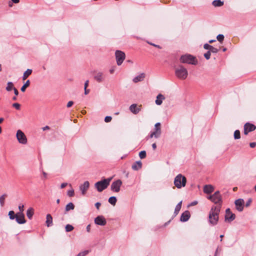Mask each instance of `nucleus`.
<instances>
[{
  "label": "nucleus",
  "instance_id": "f257e3e1",
  "mask_svg": "<svg viewBox=\"0 0 256 256\" xmlns=\"http://www.w3.org/2000/svg\"><path fill=\"white\" fill-rule=\"evenodd\" d=\"M220 206H212L210 210L208 216V221L210 224L215 226L218 221V216L220 210Z\"/></svg>",
  "mask_w": 256,
  "mask_h": 256
},
{
  "label": "nucleus",
  "instance_id": "f03ea898",
  "mask_svg": "<svg viewBox=\"0 0 256 256\" xmlns=\"http://www.w3.org/2000/svg\"><path fill=\"white\" fill-rule=\"evenodd\" d=\"M112 180V178H104L95 183L94 186L98 192H101L108 188Z\"/></svg>",
  "mask_w": 256,
  "mask_h": 256
},
{
  "label": "nucleus",
  "instance_id": "7ed1b4c3",
  "mask_svg": "<svg viewBox=\"0 0 256 256\" xmlns=\"http://www.w3.org/2000/svg\"><path fill=\"white\" fill-rule=\"evenodd\" d=\"M186 178L182 174H178L174 178V184L178 188H180L186 186Z\"/></svg>",
  "mask_w": 256,
  "mask_h": 256
},
{
  "label": "nucleus",
  "instance_id": "20e7f679",
  "mask_svg": "<svg viewBox=\"0 0 256 256\" xmlns=\"http://www.w3.org/2000/svg\"><path fill=\"white\" fill-rule=\"evenodd\" d=\"M175 74L176 76L180 80H185L188 76L187 70L182 66H178L175 70Z\"/></svg>",
  "mask_w": 256,
  "mask_h": 256
},
{
  "label": "nucleus",
  "instance_id": "39448f33",
  "mask_svg": "<svg viewBox=\"0 0 256 256\" xmlns=\"http://www.w3.org/2000/svg\"><path fill=\"white\" fill-rule=\"evenodd\" d=\"M180 60L182 63H186L196 65L198 61L194 57L190 54H186L181 56Z\"/></svg>",
  "mask_w": 256,
  "mask_h": 256
},
{
  "label": "nucleus",
  "instance_id": "423d86ee",
  "mask_svg": "<svg viewBox=\"0 0 256 256\" xmlns=\"http://www.w3.org/2000/svg\"><path fill=\"white\" fill-rule=\"evenodd\" d=\"M208 198L216 204H218V206H221L222 200V196L219 191L216 192L210 196Z\"/></svg>",
  "mask_w": 256,
  "mask_h": 256
},
{
  "label": "nucleus",
  "instance_id": "0eeeda50",
  "mask_svg": "<svg viewBox=\"0 0 256 256\" xmlns=\"http://www.w3.org/2000/svg\"><path fill=\"white\" fill-rule=\"evenodd\" d=\"M161 124L160 122H157L154 125V130L153 132H152L149 136L150 138H152L154 137L157 138H158L161 135Z\"/></svg>",
  "mask_w": 256,
  "mask_h": 256
},
{
  "label": "nucleus",
  "instance_id": "6e6552de",
  "mask_svg": "<svg viewBox=\"0 0 256 256\" xmlns=\"http://www.w3.org/2000/svg\"><path fill=\"white\" fill-rule=\"evenodd\" d=\"M115 55L117 64L120 66L125 59V54L121 50H117L116 51Z\"/></svg>",
  "mask_w": 256,
  "mask_h": 256
},
{
  "label": "nucleus",
  "instance_id": "1a4fd4ad",
  "mask_svg": "<svg viewBox=\"0 0 256 256\" xmlns=\"http://www.w3.org/2000/svg\"><path fill=\"white\" fill-rule=\"evenodd\" d=\"M18 142L22 144H25L27 143V138L24 134L20 130H17L16 134Z\"/></svg>",
  "mask_w": 256,
  "mask_h": 256
},
{
  "label": "nucleus",
  "instance_id": "9d476101",
  "mask_svg": "<svg viewBox=\"0 0 256 256\" xmlns=\"http://www.w3.org/2000/svg\"><path fill=\"white\" fill-rule=\"evenodd\" d=\"M122 184V182L120 180L113 182L110 186L111 190L116 192H119Z\"/></svg>",
  "mask_w": 256,
  "mask_h": 256
},
{
  "label": "nucleus",
  "instance_id": "9b49d317",
  "mask_svg": "<svg viewBox=\"0 0 256 256\" xmlns=\"http://www.w3.org/2000/svg\"><path fill=\"white\" fill-rule=\"evenodd\" d=\"M236 218V216L234 214L232 213L230 208H228L226 210L225 221L231 222L234 220Z\"/></svg>",
  "mask_w": 256,
  "mask_h": 256
},
{
  "label": "nucleus",
  "instance_id": "f8f14e48",
  "mask_svg": "<svg viewBox=\"0 0 256 256\" xmlns=\"http://www.w3.org/2000/svg\"><path fill=\"white\" fill-rule=\"evenodd\" d=\"M256 126L252 124L247 122L244 125V134L247 135L248 132L256 130Z\"/></svg>",
  "mask_w": 256,
  "mask_h": 256
},
{
  "label": "nucleus",
  "instance_id": "ddd939ff",
  "mask_svg": "<svg viewBox=\"0 0 256 256\" xmlns=\"http://www.w3.org/2000/svg\"><path fill=\"white\" fill-rule=\"evenodd\" d=\"M16 222L19 224H24L26 222L24 213L18 212L16 216Z\"/></svg>",
  "mask_w": 256,
  "mask_h": 256
},
{
  "label": "nucleus",
  "instance_id": "4468645a",
  "mask_svg": "<svg viewBox=\"0 0 256 256\" xmlns=\"http://www.w3.org/2000/svg\"><path fill=\"white\" fill-rule=\"evenodd\" d=\"M236 209L239 211L242 212L243 210L244 206V200L243 199L239 198L236 200L234 202Z\"/></svg>",
  "mask_w": 256,
  "mask_h": 256
},
{
  "label": "nucleus",
  "instance_id": "2eb2a0df",
  "mask_svg": "<svg viewBox=\"0 0 256 256\" xmlns=\"http://www.w3.org/2000/svg\"><path fill=\"white\" fill-rule=\"evenodd\" d=\"M95 223L100 226H105L106 224L105 218L102 216H98L94 219Z\"/></svg>",
  "mask_w": 256,
  "mask_h": 256
},
{
  "label": "nucleus",
  "instance_id": "dca6fc26",
  "mask_svg": "<svg viewBox=\"0 0 256 256\" xmlns=\"http://www.w3.org/2000/svg\"><path fill=\"white\" fill-rule=\"evenodd\" d=\"M90 187V183L88 181H86L83 184L80 185V190L82 195H84Z\"/></svg>",
  "mask_w": 256,
  "mask_h": 256
},
{
  "label": "nucleus",
  "instance_id": "f3484780",
  "mask_svg": "<svg viewBox=\"0 0 256 256\" xmlns=\"http://www.w3.org/2000/svg\"><path fill=\"white\" fill-rule=\"evenodd\" d=\"M130 111L134 114H138L141 110V106H138L136 104L130 105L129 108Z\"/></svg>",
  "mask_w": 256,
  "mask_h": 256
},
{
  "label": "nucleus",
  "instance_id": "a211bd4d",
  "mask_svg": "<svg viewBox=\"0 0 256 256\" xmlns=\"http://www.w3.org/2000/svg\"><path fill=\"white\" fill-rule=\"evenodd\" d=\"M190 216V212L188 210H186L180 216V220L182 222H187Z\"/></svg>",
  "mask_w": 256,
  "mask_h": 256
},
{
  "label": "nucleus",
  "instance_id": "6ab92c4d",
  "mask_svg": "<svg viewBox=\"0 0 256 256\" xmlns=\"http://www.w3.org/2000/svg\"><path fill=\"white\" fill-rule=\"evenodd\" d=\"M94 79L98 82H102L104 80V74L102 72H98L94 76Z\"/></svg>",
  "mask_w": 256,
  "mask_h": 256
},
{
  "label": "nucleus",
  "instance_id": "aec40b11",
  "mask_svg": "<svg viewBox=\"0 0 256 256\" xmlns=\"http://www.w3.org/2000/svg\"><path fill=\"white\" fill-rule=\"evenodd\" d=\"M214 190V188L210 184L205 185L204 187V192L205 194H210Z\"/></svg>",
  "mask_w": 256,
  "mask_h": 256
},
{
  "label": "nucleus",
  "instance_id": "412c9836",
  "mask_svg": "<svg viewBox=\"0 0 256 256\" xmlns=\"http://www.w3.org/2000/svg\"><path fill=\"white\" fill-rule=\"evenodd\" d=\"M144 78H145V74L144 73H142L140 74H139L138 76L134 77L133 78L132 81L134 83H137L139 82L142 81L144 80Z\"/></svg>",
  "mask_w": 256,
  "mask_h": 256
},
{
  "label": "nucleus",
  "instance_id": "4be33fe9",
  "mask_svg": "<svg viewBox=\"0 0 256 256\" xmlns=\"http://www.w3.org/2000/svg\"><path fill=\"white\" fill-rule=\"evenodd\" d=\"M164 98V96L162 94H160L157 96L155 102L157 105L160 106L162 104V100Z\"/></svg>",
  "mask_w": 256,
  "mask_h": 256
},
{
  "label": "nucleus",
  "instance_id": "5701e85b",
  "mask_svg": "<svg viewBox=\"0 0 256 256\" xmlns=\"http://www.w3.org/2000/svg\"><path fill=\"white\" fill-rule=\"evenodd\" d=\"M46 224L48 227H50L52 226V218L50 214H48L46 217Z\"/></svg>",
  "mask_w": 256,
  "mask_h": 256
},
{
  "label": "nucleus",
  "instance_id": "b1692460",
  "mask_svg": "<svg viewBox=\"0 0 256 256\" xmlns=\"http://www.w3.org/2000/svg\"><path fill=\"white\" fill-rule=\"evenodd\" d=\"M142 164L140 161H138L134 162L132 166V168L134 170H137L142 168Z\"/></svg>",
  "mask_w": 256,
  "mask_h": 256
},
{
  "label": "nucleus",
  "instance_id": "393cba45",
  "mask_svg": "<svg viewBox=\"0 0 256 256\" xmlns=\"http://www.w3.org/2000/svg\"><path fill=\"white\" fill-rule=\"evenodd\" d=\"M34 214V210L32 208H30L26 211V216L30 219L31 220Z\"/></svg>",
  "mask_w": 256,
  "mask_h": 256
},
{
  "label": "nucleus",
  "instance_id": "a878e982",
  "mask_svg": "<svg viewBox=\"0 0 256 256\" xmlns=\"http://www.w3.org/2000/svg\"><path fill=\"white\" fill-rule=\"evenodd\" d=\"M182 201H180L176 206L175 208L174 212V216H176L182 208Z\"/></svg>",
  "mask_w": 256,
  "mask_h": 256
},
{
  "label": "nucleus",
  "instance_id": "bb28decb",
  "mask_svg": "<svg viewBox=\"0 0 256 256\" xmlns=\"http://www.w3.org/2000/svg\"><path fill=\"white\" fill-rule=\"evenodd\" d=\"M212 4L215 7L221 6L224 5V2L221 0H214L212 2Z\"/></svg>",
  "mask_w": 256,
  "mask_h": 256
},
{
  "label": "nucleus",
  "instance_id": "cd10ccee",
  "mask_svg": "<svg viewBox=\"0 0 256 256\" xmlns=\"http://www.w3.org/2000/svg\"><path fill=\"white\" fill-rule=\"evenodd\" d=\"M32 73V70L28 69L24 73L22 76V80H25Z\"/></svg>",
  "mask_w": 256,
  "mask_h": 256
},
{
  "label": "nucleus",
  "instance_id": "c85d7f7f",
  "mask_svg": "<svg viewBox=\"0 0 256 256\" xmlns=\"http://www.w3.org/2000/svg\"><path fill=\"white\" fill-rule=\"evenodd\" d=\"M74 208V206L72 202H69L66 206V211L68 212L70 210H73Z\"/></svg>",
  "mask_w": 256,
  "mask_h": 256
},
{
  "label": "nucleus",
  "instance_id": "c756f323",
  "mask_svg": "<svg viewBox=\"0 0 256 256\" xmlns=\"http://www.w3.org/2000/svg\"><path fill=\"white\" fill-rule=\"evenodd\" d=\"M14 88V86L13 83L11 82H8L7 84V86L6 88V90L8 92H10V91L12 90H13Z\"/></svg>",
  "mask_w": 256,
  "mask_h": 256
},
{
  "label": "nucleus",
  "instance_id": "7c9ffc66",
  "mask_svg": "<svg viewBox=\"0 0 256 256\" xmlns=\"http://www.w3.org/2000/svg\"><path fill=\"white\" fill-rule=\"evenodd\" d=\"M116 197L114 196H110L109 198H108V202L112 205L113 206H115L116 205Z\"/></svg>",
  "mask_w": 256,
  "mask_h": 256
},
{
  "label": "nucleus",
  "instance_id": "2f4dec72",
  "mask_svg": "<svg viewBox=\"0 0 256 256\" xmlns=\"http://www.w3.org/2000/svg\"><path fill=\"white\" fill-rule=\"evenodd\" d=\"M30 84V80H28L25 84L22 86L20 88V90L22 92H24L26 88H28Z\"/></svg>",
  "mask_w": 256,
  "mask_h": 256
},
{
  "label": "nucleus",
  "instance_id": "473e14b6",
  "mask_svg": "<svg viewBox=\"0 0 256 256\" xmlns=\"http://www.w3.org/2000/svg\"><path fill=\"white\" fill-rule=\"evenodd\" d=\"M6 196V194H4L0 196V204L2 207L4 204V200Z\"/></svg>",
  "mask_w": 256,
  "mask_h": 256
},
{
  "label": "nucleus",
  "instance_id": "72a5a7b5",
  "mask_svg": "<svg viewBox=\"0 0 256 256\" xmlns=\"http://www.w3.org/2000/svg\"><path fill=\"white\" fill-rule=\"evenodd\" d=\"M240 138V133L239 130H235L234 132V138L236 140H238Z\"/></svg>",
  "mask_w": 256,
  "mask_h": 256
},
{
  "label": "nucleus",
  "instance_id": "f704fd0d",
  "mask_svg": "<svg viewBox=\"0 0 256 256\" xmlns=\"http://www.w3.org/2000/svg\"><path fill=\"white\" fill-rule=\"evenodd\" d=\"M8 216L10 220H14L16 218V214L13 210H10L8 212Z\"/></svg>",
  "mask_w": 256,
  "mask_h": 256
},
{
  "label": "nucleus",
  "instance_id": "c9c22d12",
  "mask_svg": "<svg viewBox=\"0 0 256 256\" xmlns=\"http://www.w3.org/2000/svg\"><path fill=\"white\" fill-rule=\"evenodd\" d=\"M65 228H66V232H70L74 230V228L72 225L68 224L66 225Z\"/></svg>",
  "mask_w": 256,
  "mask_h": 256
},
{
  "label": "nucleus",
  "instance_id": "e433bc0d",
  "mask_svg": "<svg viewBox=\"0 0 256 256\" xmlns=\"http://www.w3.org/2000/svg\"><path fill=\"white\" fill-rule=\"evenodd\" d=\"M146 152L145 150H142L139 153V156L140 158L142 159L146 157Z\"/></svg>",
  "mask_w": 256,
  "mask_h": 256
},
{
  "label": "nucleus",
  "instance_id": "4c0bfd02",
  "mask_svg": "<svg viewBox=\"0 0 256 256\" xmlns=\"http://www.w3.org/2000/svg\"><path fill=\"white\" fill-rule=\"evenodd\" d=\"M89 252V251L88 250H84L83 252H82L80 253H78L76 256H86L87 254H88Z\"/></svg>",
  "mask_w": 256,
  "mask_h": 256
},
{
  "label": "nucleus",
  "instance_id": "58836bf2",
  "mask_svg": "<svg viewBox=\"0 0 256 256\" xmlns=\"http://www.w3.org/2000/svg\"><path fill=\"white\" fill-rule=\"evenodd\" d=\"M216 38L220 42H222L224 40V36L222 34H219L216 36Z\"/></svg>",
  "mask_w": 256,
  "mask_h": 256
},
{
  "label": "nucleus",
  "instance_id": "ea45409f",
  "mask_svg": "<svg viewBox=\"0 0 256 256\" xmlns=\"http://www.w3.org/2000/svg\"><path fill=\"white\" fill-rule=\"evenodd\" d=\"M74 192L73 189L68 190L67 192V194L70 197H72L74 196Z\"/></svg>",
  "mask_w": 256,
  "mask_h": 256
},
{
  "label": "nucleus",
  "instance_id": "a19ab883",
  "mask_svg": "<svg viewBox=\"0 0 256 256\" xmlns=\"http://www.w3.org/2000/svg\"><path fill=\"white\" fill-rule=\"evenodd\" d=\"M210 52L212 53H217L218 52V50L216 48H214V46H212L210 49Z\"/></svg>",
  "mask_w": 256,
  "mask_h": 256
},
{
  "label": "nucleus",
  "instance_id": "79ce46f5",
  "mask_svg": "<svg viewBox=\"0 0 256 256\" xmlns=\"http://www.w3.org/2000/svg\"><path fill=\"white\" fill-rule=\"evenodd\" d=\"M211 54L210 51H208L206 53L204 54V56L206 60H209Z\"/></svg>",
  "mask_w": 256,
  "mask_h": 256
},
{
  "label": "nucleus",
  "instance_id": "37998d69",
  "mask_svg": "<svg viewBox=\"0 0 256 256\" xmlns=\"http://www.w3.org/2000/svg\"><path fill=\"white\" fill-rule=\"evenodd\" d=\"M212 46L208 44H205L204 46V48L206 50H210Z\"/></svg>",
  "mask_w": 256,
  "mask_h": 256
},
{
  "label": "nucleus",
  "instance_id": "c03bdc74",
  "mask_svg": "<svg viewBox=\"0 0 256 256\" xmlns=\"http://www.w3.org/2000/svg\"><path fill=\"white\" fill-rule=\"evenodd\" d=\"M112 120V118L110 116H106L104 118V121L106 122H110Z\"/></svg>",
  "mask_w": 256,
  "mask_h": 256
},
{
  "label": "nucleus",
  "instance_id": "a18cd8bd",
  "mask_svg": "<svg viewBox=\"0 0 256 256\" xmlns=\"http://www.w3.org/2000/svg\"><path fill=\"white\" fill-rule=\"evenodd\" d=\"M12 106L16 108V110H20V106L18 103H14L12 104Z\"/></svg>",
  "mask_w": 256,
  "mask_h": 256
},
{
  "label": "nucleus",
  "instance_id": "49530a36",
  "mask_svg": "<svg viewBox=\"0 0 256 256\" xmlns=\"http://www.w3.org/2000/svg\"><path fill=\"white\" fill-rule=\"evenodd\" d=\"M18 209H19V210H20V212H22V213H23V212L24 210V205H19L18 206Z\"/></svg>",
  "mask_w": 256,
  "mask_h": 256
},
{
  "label": "nucleus",
  "instance_id": "de8ad7c7",
  "mask_svg": "<svg viewBox=\"0 0 256 256\" xmlns=\"http://www.w3.org/2000/svg\"><path fill=\"white\" fill-rule=\"evenodd\" d=\"M252 200L251 198H249L246 204V206L248 207L250 204Z\"/></svg>",
  "mask_w": 256,
  "mask_h": 256
},
{
  "label": "nucleus",
  "instance_id": "09e8293b",
  "mask_svg": "<svg viewBox=\"0 0 256 256\" xmlns=\"http://www.w3.org/2000/svg\"><path fill=\"white\" fill-rule=\"evenodd\" d=\"M74 104V102L72 101H70L68 102L67 104V107L68 108H70V106H72Z\"/></svg>",
  "mask_w": 256,
  "mask_h": 256
},
{
  "label": "nucleus",
  "instance_id": "8fccbe9b",
  "mask_svg": "<svg viewBox=\"0 0 256 256\" xmlns=\"http://www.w3.org/2000/svg\"><path fill=\"white\" fill-rule=\"evenodd\" d=\"M250 148H254L256 146V142H250Z\"/></svg>",
  "mask_w": 256,
  "mask_h": 256
},
{
  "label": "nucleus",
  "instance_id": "3c124183",
  "mask_svg": "<svg viewBox=\"0 0 256 256\" xmlns=\"http://www.w3.org/2000/svg\"><path fill=\"white\" fill-rule=\"evenodd\" d=\"M101 206V204L99 202H97L95 204V206L98 210H99L100 206Z\"/></svg>",
  "mask_w": 256,
  "mask_h": 256
},
{
  "label": "nucleus",
  "instance_id": "603ef678",
  "mask_svg": "<svg viewBox=\"0 0 256 256\" xmlns=\"http://www.w3.org/2000/svg\"><path fill=\"white\" fill-rule=\"evenodd\" d=\"M68 185V183L66 182H64V183H62L60 185V188H65L66 186Z\"/></svg>",
  "mask_w": 256,
  "mask_h": 256
},
{
  "label": "nucleus",
  "instance_id": "864d4df0",
  "mask_svg": "<svg viewBox=\"0 0 256 256\" xmlns=\"http://www.w3.org/2000/svg\"><path fill=\"white\" fill-rule=\"evenodd\" d=\"M88 82H89L88 80H86L84 84V88H87V87L88 86Z\"/></svg>",
  "mask_w": 256,
  "mask_h": 256
},
{
  "label": "nucleus",
  "instance_id": "5fc2aeb1",
  "mask_svg": "<svg viewBox=\"0 0 256 256\" xmlns=\"http://www.w3.org/2000/svg\"><path fill=\"white\" fill-rule=\"evenodd\" d=\"M13 90L14 91V93L15 95L18 96V92L17 90V89L14 88Z\"/></svg>",
  "mask_w": 256,
  "mask_h": 256
},
{
  "label": "nucleus",
  "instance_id": "6e6d98bb",
  "mask_svg": "<svg viewBox=\"0 0 256 256\" xmlns=\"http://www.w3.org/2000/svg\"><path fill=\"white\" fill-rule=\"evenodd\" d=\"M86 231L88 232H90V224L88 225L87 226H86Z\"/></svg>",
  "mask_w": 256,
  "mask_h": 256
},
{
  "label": "nucleus",
  "instance_id": "4d7b16f0",
  "mask_svg": "<svg viewBox=\"0 0 256 256\" xmlns=\"http://www.w3.org/2000/svg\"><path fill=\"white\" fill-rule=\"evenodd\" d=\"M114 70H115V68H114H114H110V74H113V73H114Z\"/></svg>",
  "mask_w": 256,
  "mask_h": 256
},
{
  "label": "nucleus",
  "instance_id": "13d9d810",
  "mask_svg": "<svg viewBox=\"0 0 256 256\" xmlns=\"http://www.w3.org/2000/svg\"><path fill=\"white\" fill-rule=\"evenodd\" d=\"M84 94H88L90 92V90H88L87 88H84Z\"/></svg>",
  "mask_w": 256,
  "mask_h": 256
},
{
  "label": "nucleus",
  "instance_id": "bf43d9fd",
  "mask_svg": "<svg viewBox=\"0 0 256 256\" xmlns=\"http://www.w3.org/2000/svg\"><path fill=\"white\" fill-rule=\"evenodd\" d=\"M150 44L152 45V46H154L155 47H156L158 48H160V46H159V45H157V44H152V43H150Z\"/></svg>",
  "mask_w": 256,
  "mask_h": 256
},
{
  "label": "nucleus",
  "instance_id": "052dcab7",
  "mask_svg": "<svg viewBox=\"0 0 256 256\" xmlns=\"http://www.w3.org/2000/svg\"><path fill=\"white\" fill-rule=\"evenodd\" d=\"M42 130L44 131V130H49L50 129V127L48 126H46L44 127H43L42 128Z\"/></svg>",
  "mask_w": 256,
  "mask_h": 256
},
{
  "label": "nucleus",
  "instance_id": "680f3d73",
  "mask_svg": "<svg viewBox=\"0 0 256 256\" xmlns=\"http://www.w3.org/2000/svg\"><path fill=\"white\" fill-rule=\"evenodd\" d=\"M197 204H198L197 201H194L191 203L190 205L191 206H195V205Z\"/></svg>",
  "mask_w": 256,
  "mask_h": 256
},
{
  "label": "nucleus",
  "instance_id": "e2e57ef3",
  "mask_svg": "<svg viewBox=\"0 0 256 256\" xmlns=\"http://www.w3.org/2000/svg\"><path fill=\"white\" fill-rule=\"evenodd\" d=\"M152 148L154 150L156 148V143H154L152 144Z\"/></svg>",
  "mask_w": 256,
  "mask_h": 256
},
{
  "label": "nucleus",
  "instance_id": "0e129e2a",
  "mask_svg": "<svg viewBox=\"0 0 256 256\" xmlns=\"http://www.w3.org/2000/svg\"><path fill=\"white\" fill-rule=\"evenodd\" d=\"M14 3L18 4L20 2V0H11Z\"/></svg>",
  "mask_w": 256,
  "mask_h": 256
},
{
  "label": "nucleus",
  "instance_id": "69168bd1",
  "mask_svg": "<svg viewBox=\"0 0 256 256\" xmlns=\"http://www.w3.org/2000/svg\"><path fill=\"white\" fill-rule=\"evenodd\" d=\"M42 174H43V175H44V178H46V177H47V174H46V172H42Z\"/></svg>",
  "mask_w": 256,
  "mask_h": 256
},
{
  "label": "nucleus",
  "instance_id": "338daca9",
  "mask_svg": "<svg viewBox=\"0 0 256 256\" xmlns=\"http://www.w3.org/2000/svg\"><path fill=\"white\" fill-rule=\"evenodd\" d=\"M4 119L2 118H0V124H1L3 121Z\"/></svg>",
  "mask_w": 256,
  "mask_h": 256
},
{
  "label": "nucleus",
  "instance_id": "774afa93",
  "mask_svg": "<svg viewBox=\"0 0 256 256\" xmlns=\"http://www.w3.org/2000/svg\"><path fill=\"white\" fill-rule=\"evenodd\" d=\"M215 41H216V40H210L209 41V42H210V43H212V42H215Z\"/></svg>",
  "mask_w": 256,
  "mask_h": 256
}]
</instances>
